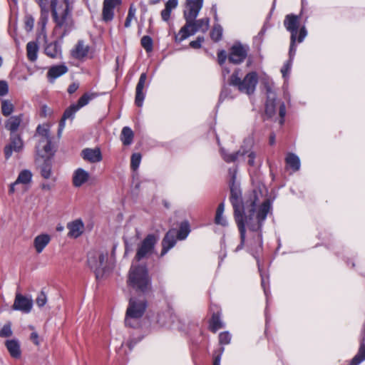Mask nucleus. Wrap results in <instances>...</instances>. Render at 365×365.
I'll return each instance as SVG.
<instances>
[{"label": "nucleus", "instance_id": "nucleus-1", "mask_svg": "<svg viewBox=\"0 0 365 365\" xmlns=\"http://www.w3.org/2000/svg\"><path fill=\"white\" fill-rule=\"evenodd\" d=\"M40 9H48V0H35ZM50 10L54 23L53 32L62 39L74 28L73 7L69 0H51Z\"/></svg>", "mask_w": 365, "mask_h": 365}, {"label": "nucleus", "instance_id": "nucleus-2", "mask_svg": "<svg viewBox=\"0 0 365 365\" xmlns=\"http://www.w3.org/2000/svg\"><path fill=\"white\" fill-rule=\"evenodd\" d=\"M203 5V0H186L183 16L185 24L175 36V40L181 42L190 36L200 31L206 33L210 26V19H196Z\"/></svg>", "mask_w": 365, "mask_h": 365}, {"label": "nucleus", "instance_id": "nucleus-3", "mask_svg": "<svg viewBox=\"0 0 365 365\" xmlns=\"http://www.w3.org/2000/svg\"><path fill=\"white\" fill-rule=\"evenodd\" d=\"M229 185L230 188V200L233 207L234 217L240 235V243L235 249V252H238L243 248L245 241L246 229H245L243 217L245 208L247 207V205L250 204V201L252 198L256 199V201H257V197L256 193L254 192L251 194L245 201H244L242 197V192L239 185L237 183H232Z\"/></svg>", "mask_w": 365, "mask_h": 365}, {"label": "nucleus", "instance_id": "nucleus-4", "mask_svg": "<svg viewBox=\"0 0 365 365\" xmlns=\"http://www.w3.org/2000/svg\"><path fill=\"white\" fill-rule=\"evenodd\" d=\"M256 205V199L252 198L245 208L243 217L245 226L247 225L252 232H259L258 237L262 239V227L271 209V204L268 200H265L259 207L257 214L255 213Z\"/></svg>", "mask_w": 365, "mask_h": 365}, {"label": "nucleus", "instance_id": "nucleus-5", "mask_svg": "<svg viewBox=\"0 0 365 365\" xmlns=\"http://www.w3.org/2000/svg\"><path fill=\"white\" fill-rule=\"evenodd\" d=\"M108 252L102 250H93L88 254L87 264L95 273L97 279L103 278L109 274L113 266L108 261Z\"/></svg>", "mask_w": 365, "mask_h": 365}, {"label": "nucleus", "instance_id": "nucleus-6", "mask_svg": "<svg viewBox=\"0 0 365 365\" xmlns=\"http://www.w3.org/2000/svg\"><path fill=\"white\" fill-rule=\"evenodd\" d=\"M258 83V75L255 71L249 72L243 79L240 76V70H235L229 79V84L236 87L238 91L248 96L256 90Z\"/></svg>", "mask_w": 365, "mask_h": 365}, {"label": "nucleus", "instance_id": "nucleus-7", "mask_svg": "<svg viewBox=\"0 0 365 365\" xmlns=\"http://www.w3.org/2000/svg\"><path fill=\"white\" fill-rule=\"evenodd\" d=\"M220 154L222 158L226 163H234L238 160L243 159L245 155L248 157V164L250 166H255V159L256 155L255 152L250 150V148H245L241 146L240 148L234 153H227L224 148L220 149Z\"/></svg>", "mask_w": 365, "mask_h": 365}, {"label": "nucleus", "instance_id": "nucleus-8", "mask_svg": "<svg viewBox=\"0 0 365 365\" xmlns=\"http://www.w3.org/2000/svg\"><path fill=\"white\" fill-rule=\"evenodd\" d=\"M301 15H295L289 14L285 16L284 20V26L285 29L290 33V47L291 53L296 52V41L298 29L300 26Z\"/></svg>", "mask_w": 365, "mask_h": 365}, {"label": "nucleus", "instance_id": "nucleus-9", "mask_svg": "<svg viewBox=\"0 0 365 365\" xmlns=\"http://www.w3.org/2000/svg\"><path fill=\"white\" fill-rule=\"evenodd\" d=\"M158 237L153 234H149L138 245V262L143 258H149L155 252V246Z\"/></svg>", "mask_w": 365, "mask_h": 365}, {"label": "nucleus", "instance_id": "nucleus-10", "mask_svg": "<svg viewBox=\"0 0 365 365\" xmlns=\"http://www.w3.org/2000/svg\"><path fill=\"white\" fill-rule=\"evenodd\" d=\"M248 47L240 43H235L230 50L228 61L233 64H240L247 56Z\"/></svg>", "mask_w": 365, "mask_h": 365}, {"label": "nucleus", "instance_id": "nucleus-11", "mask_svg": "<svg viewBox=\"0 0 365 365\" xmlns=\"http://www.w3.org/2000/svg\"><path fill=\"white\" fill-rule=\"evenodd\" d=\"M36 163L40 171V174L44 179H49L52 175V159L40 153H36Z\"/></svg>", "mask_w": 365, "mask_h": 365}, {"label": "nucleus", "instance_id": "nucleus-12", "mask_svg": "<svg viewBox=\"0 0 365 365\" xmlns=\"http://www.w3.org/2000/svg\"><path fill=\"white\" fill-rule=\"evenodd\" d=\"M152 291L151 277L145 266L138 265V292L144 294Z\"/></svg>", "mask_w": 365, "mask_h": 365}, {"label": "nucleus", "instance_id": "nucleus-13", "mask_svg": "<svg viewBox=\"0 0 365 365\" xmlns=\"http://www.w3.org/2000/svg\"><path fill=\"white\" fill-rule=\"evenodd\" d=\"M124 322L125 327L128 328L135 329L137 326V301L134 297L129 299Z\"/></svg>", "mask_w": 365, "mask_h": 365}, {"label": "nucleus", "instance_id": "nucleus-14", "mask_svg": "<svg viewBox=\"0 0 365 365\" xmlns=\"http://www.w3.org/2000/svg\"><path fill=\"white\" fill-rule=\"evenodd\" d=\"M24 147L23 140L19 134H10V143L4 147V153L6 159H9L13 151L19 153Z\"/></svg>", "mask_w": 365, "mask_h": 365}, {"label": "nucleus", "instance_id": "nucleus-15", "mask_svg": "<svg viewBox=\"0 0 365 365\" xmlns=\"http://www.w3.org/2000/svg\"><path fill=\"white\" fill-rule=\"evenodd\" d=\"M33 307V301L31 298L24 296L21 293L17 292L15 299L12 305V309L19 310L23 313H29Z\"/></svg>", "mask_w": 365, "mask_h": 365}, {"label": "nucleus", "instance_id": "nucleus-16", "mask_svg": "<svg viewBox=\"0 0 365 365\" xmlns=\"http://www.w3.org/2000/svg\"><path fill=\"white\" fill-rule=\"evenodd\" d=\"M146 307V302L143 301L138 302V328L140 327L145 331H148L152 324L153 314L147 313L145 316L143 317Z\"/></svg>", "mask_w": 365, "mask_h": 365}, {"label": "nucleus", "instance_id": "nucleus-17", "mask_svg": "<svg viewBox=\"0 0 365 365\" xmlns=\"http://www.w3.org/2000/svg\"><path fill=\"white\" fill-rule=\"evenodd\" d=\"M121 4V0H103L102 19L108 22L114 16V9Z\"/></svg>", "mask_w": 365, "mask_h": 365}, {"label": "nucleus", "instance_id": "nucleus-18", "mask_svg": "<svg viewBox=\"0 0 365 365\" xmlns=\"http://www.w3.org/2000/svg\"><path fill=\"white\" fill-rule=\"evenodd\" d=\"M137 253L133 259L130 270L128 274L127 289L130 294L132 289L137 290Z\"/></svg>", "mask_w": 365, "mask_h": 365}, {"label": "nucleus", "instance_id": "nucleus-19", "mask_svg": "<svg viewBox=\"0 0 365 365\" xmlns=\"http://www.w3.org/2000/svg\"><path fill=\"white\" fill-rule=\"evenodd\" d=\"M175 235V230H170L166 233L162 241L163 247L160 257L164 256L169 251V250L175 246L176 243Z\"/></svg>", "mask_w": 365, "mask_h": 365}, {"label": "nucleus", "instance_id": "nucleus-20", "mask_svg": "<svg viewBox=\"0 0 365 365\" xmlns=\"http://www.w3.org/2000/svg\"><path fill=\"white\" fill-rule=\"evenodd\" d=\"M44 41V53L51 58H56L61 55V46L57 41L48 42V39Z\"/></svg>", "mask_w": 365, "mask_h": 365}, {"label": "nucleus", "instance_id": "nucleus-21", "mask_svg": "<svg viewBox=\"0 0 365 365\" xmlns=\"http://www.w3.org/2000/svg\"><path fill=\"white\" fill-rule=\"evenodd\" d=\"M81 156L90 163H98L102 160V155L99 148H85L81 152Z\"/></svg>", "mask_w": 365, "mask_h": 365}, {"label": "nucleus", "instance_id": "nucleus-22", "mask_svg": "<svg viewBox=\"0 0 365 365\" xmlns=\"http://www.w3.org/2000/svg\"><path fill=\"white\" fill-rule=\"evenodd\" d=\"M89 51L90 46L85 44L84 41L79 40L71 51V55L76 59H82L88 55Z\"/></svg>", "mask_w": 365, "mask_h": 365}, {"label": "nucleus", "instance_id": "nucleus-23", "mask_svg": "<svg viewBox=\"0 0 365 365\" xmlns=\"http://www.w3.org/2000/svg\"><path fill=\"white\" fill-rule=\"evenodd\" d=\"M67 227L69 230L68 236L77 238L83 233V223L81 220H76L68 223Z\"/></svg>", "mask_w": 365, "mask_h": 365}, {"label": "nucleus", "instance_id": "nucleus-24", "mask_svg": "<svg viewBox=\"0 0 365 365\" xmlns=\"http://www.w3.org/2000/svg\"><path fill=\"white\" fill-rule=\"evenodd\" d=\"M22 115L11 116L5 122V128L10 131V134H16L21 123H22Z\"/></svg>", "mask_w": 365, "mask_h": 365}, {"label": "nucleus", "instance_id": "nucleus-25", "mask_svg": "<svg viewBox=\"0 0 365 365\" xmlns=\"http://www.w3.org/2000/svg\"><path fill=\"white\" fill-rule=\"evenodd\" d=\"M48 12L49 9H41L40 18L38 21V26L41 28L38 37L42 36L43 40H46L47 38L46 26L48 20Z\"/></svg>", "mask_w": 365, "mask_h": 365}, {"label": "nucleus", "instance_id": "nucleus-26", "mask_svg": "<svg viewBox=\"0 0 365 365\" xmlns=\"http://www.w3.org/2000/svg\"><path fill=\"white\" fill-rule=\"evenodd\" d=\"M51 241V237L47 234L36 236L34 240V245L37 253H41Z\"/></svg>", "mask_w": 365, "mask_h": 365}, {"label": "nucleus", "instance_id": "nucleus-27", "mask_svg": "<svg viewBox=\"0 0 365 365\" xmlns=\"http://www.w3.org/2000/svg\"><path fill=\"white\" fill-rule=\"evenodd\" d=\"M79 109L77 108L76 104L71 105L68 108H67L63 115L62 118L59 122V128H58V133L61 132V130L63 129L65 126V121L67 119H73L74 117V114Z\"/></svg>", "mask_w": 365, "mask_h": 365}, {"label": "nucleus", "instance_id": "nucleus-28", "mask_svg": "<svg viewBox=\"0 0 365 365\" xmlns=\"http://www.w3.org/2000/svg\"><path fill=\"white\" fill-rule=\"evenodd\" d=\"M88 172L82 168H78L73 174V184L75 187H80L88 180Z\"/></svg>", "mask_w": 365, "mask_h": 365}, {"label": "nucleus", "instance_id": "nucleus-29", "mask_svg": "<svg viewBox=\"0 0 365 365\" xmlns=\"http://www.w3.org/2000/svg\"><path fill=\"white\" fill-rule=\"evenodd\" d=\"M68 71V68L65 65H56L51 66L47 73V77L53 81L54 79L63 75Z\"/></svg>", "mask_w": 365, "mask_h": 365}, {"label": "nucleus", "instance_id": "nucleus-30", "mask_svg": "<svg viewBox=\"0 0 365 365\" xmlns=\"http://www.w3.org/2000/svg\"><path fill=\"white\" fill-rule=\"evenodd\" d=\"M6 346L12 357L18 359L21 356L20 345L17 340H7Z\"/></svg>", "mask_w": 365, "mask_h": 365}, {"label": "nucleus", "instance_id": "nucleus-31", "mask_svg": "<svg viewBox=\"0 0 365 365\" xmlns=\"http://www.w3.org/2000/svg\"><path fill=\"white\" fill-rule=\"evenodd\" d=\"M178 6V0H168L165 5V9L162 10L160 16L164 21H168L172 10L175 9Z\"/></svg>", "mask_w": 365, "mask_h": 365}, {"label": "nucleus", "instance_id": "nucleus-32", "mask_svg": "<svg viewBox=\"0 0 365 365\" xmlns=\"http://www.w3.org/2000/svg\"><path fill=\"white\" fill-rule=\"evenodd\" d=\"M38 46L36 41H29L26 44V56L29 61L34 62L38 57Z\"/></svg>", "mask_w": 365, "mask_h": 365}, {"label": "nucleus", "instance_id": "nucleus-33", "mask_svg": "<svg viewBox=\"0 0 365 365\" xmlns=\"http://www.w3.org/2000/svg\"><path fill=\"white\" fill-rule=\"evenodd\" d=\"M36 134L38 135L41 138L38 140V143L36 147V153H40V147L41 146L43 141L51 139L49 135V130L48 128L39 125L36 128Z\"/></svg>", "mask_w": 365, "mask_h": 365}, {"label": "nucleus", "instance_id": "nucleus-34", "mask_svg": "<svg viewBox=\"0 0 365 365\" xmlns=\"http://www.w3.org/2000/svg\"><path fill=\"white\" fill-rule=\"evenodd\" d=\"M120 138L123 145H130L133 143L134 133L129 127L125 126L122 129Z\"/></svg>", "mask_w": 365, "mask_h": 365}, {"label": "nucleus", "instance_id": "nucleus-35", "mask_svg": "<svg viewBox=\"0 0 365 365\" xmlns=\"http://www.w3.org/2000/svg\"><path fill=\"white\" fill-rule=\"evenodd\" d=\"M285 162L294 172L298 171L300 168V160L294 153H288L285 158Z\"/></svg>", "mask_w": 365, "mask_h": 365}, {"label": "nucleus", "instance_id": "nucleus-36", "mask_svg": "<svg viewBox=\"0 0 365 365\" xmlns=\"http://www.w3.org/2000/svg\"><path fill=\"white\" fill-rule=\"evenodd\" d=\"M365 360V341L362 339L357 354L351 359L349 365H359Z\"/></svg>", "mask_w": 365, "mask_h": 365}, {"label": "nucleus", "instance_id": "nucleus-37", "mask_svg": "<svg viewBox=\"0 0 365 365\" xmlns=\"http://www.w3.org/2000/svg\"><path fill=\"white\" fill-rule=\"evenodd\" d=\"M147 75L145 73H143L140 75V79L138 81V107H141L143 106V102L145 99V95L143 92V89L144 87V83L146 81Z\"/></svg>", "mask_w": 365, "mask_h": 365}, {"label": "nucleus", "instance_id": "nucleus-38", "mask_svg": "<svg viewBox=\"0 0 365 365\" xmlns=\"http://www.w3.org/2000/svg\"><path fill=\"white\" fill-rule=\"evenodd\" d=\"M224 325L222 322L218 313H214L210 322V329L215 333L218 329L223 328Z\"/></svg>", "mask_w": 365, "mask_h": 365}, {"label": "nucleus", "instance_id": "nucleus-39", "mask_svg": "<svg viewBox=\"0 0 365 365\" xmlns=\"http://www.w3.org/2000/svg\"><path fill=\"white\" fill-rule=\"evenodd\" d=\"M40 151L41 154L45 156V158L46 157H50L51 159H52L54 153L52 151L51 139L46 140V141H43V143H42L41 146L40 147Z\"/></svg>", "mask_w": 365, "mask_h": 365}, {"label": "nucleus", "instance_id": "nucleus-40", "mask_svg": "<svg viewBox=\"0 0 365 365\" xmlns=\"http://www.w3.org/2000/svg\"><path fill=\"white\" fill-rule=\"evenodd\" d=\"M31 178L32 174L31 171L29 170H24L19 173L16 180V183L28 184L31 181Z\"/></svg>", "mask_w": 365, "mask_h": 365}, {"label": "nucleus", "instance_id": "nucleus-41", "mask_svg": "<svg viewBox=\"0 0 365 365\" xmlns=\"http://www.w3.org/2000/svg\"><path fill=\"white\" fill-rule=\"evenodd\" d=\"M222 28L220 24H215L210 31V38L215 42H218L222 37Z\"/></svg>", "mask_w": 365, "mask_h": 365}, {"label": "nucleus", "instance_id": "nucleus-42", "mask_svg": "<svg viewBox=\"0 0 365 365\" xmlns=\"http://www.w3.org/2000/svg\"><path fill=\"white\" fill-rule=\"evenodd\" d=\"M96 96V93H85L78 101L76 106L78 109L87 105L91 100Z\"/></svg>", "mask_w": 365, "mask_h": 365}, {"label": "nucleus", "instance_id": "nucleus-43", "mask_svg": "<svg viewBox=\"0 0 365 365\" xmlns=\"http://www.w3.org/2000/svg\"><path fill=\"white\" fill-rule=\"evenodd\" d=\"M295 53H296V52H294L293 53H291V47L289 46V58L284 64V66H282V68L281 69V72L282 73L283 77H285L286 75L289 73Z\"/></svg>", "mask_w": 365, "mask_h": 365}, {"label": "nucleus", "instance_id": "nucleus-44", "mask_svg": "<svg viewBox=\"0 0 365 365\" xmlns=\"http://www.w3.org/2000/svg\"><path fill=\"white\" fill-rule=\"evenodd\" d=\"M190 232V226L187 222H183L180 226V229L178 231V238L179 240H184L187 237Z\"/></svg>", "mask_w": 365, "mask_h": 365}, {"label": "nucleus", "instance_id": "nucleus-45", "mask_svg": "<svg viewBox=\"0 0 365 365\" xmlns=\"http://www.w3.org/2000/svg\"><path fill=\"white\" fill-rule=\"evenodd\" d=\"M14 110V106L8 101H3L1 102V112L4 116H9Z\"/></svg>", "mask_w": 365, "mask_h": 365}, {"label": "nucleus", "instance_id": "nucleus-46", "mask_svg": "<svg viewBox=\"0 0 365 365\" xmlns=\"http://www.w3.org/2000/svg\"><path fill=\"white\" fill-rule=\"evenodd\" d=\"M140 43L147 52H150L153 50V39L150 36H144L141 38Z\"/></svg>", "mask_w": 365, "mask_h": 365}, {"label": "nucleus", "instance_id": "nucleus-47", "mask_svg": "<svg viewBox=\"0 0 365 365\" xmlns=\"http://www.w3.org/2000/svg\"><path fill=\"white\" fill-rule=\"evenodd\" d=\"M34 25V18L30 15L27 14L24 17V26L26 31L30 32L33 30Z\"/></svg>", "mask_w": 365, "mask_h": 365}, {"label": "nucleus", "instance_id": "nucleus-48", "mask_svg": "<svg viewBox=\"0 0 365 365\" xmlns=\"http://www.w3.org/2000/svg\"><path fill=\"white\" fill-rule=\"evenodd\" d=\"M231 335L228 331H223L219 334V343L220 345L229 344L231 341Z\"/></svg>", "mask_w": 365, "mask_h": 365}, {"label": "nucleus", "instance_id": "nucleus-49", "mask_svg": "<svg viewBox=\"0 0 365 365\" xmlns=\"http://www.w3.org/2000/svg\"><path fill=\"white\" fill-rule=\"evenodd\" d=\"M135 8L133 4H131L128 11L127 18L125 21L124 26L128 28L130 26V23L133 19L135 18Z\"/></svg>", "mask_w": 365, "mask_h": 365}, {"label": "nucleus", "instance_id": "nucleus-50", "mask_svg": "<svg viewBox=\"0 0 365 365\" xmlns=\"http://www.w3.org/2000/svg\"><path fill=\"white\" fill-rule=\"evenodd\" d=\"M265 113L269 117H272L275 113V104L274 101H267L265 106Z\"/></svg>", "mask_w": 365, "mask_h": 365}, {"label": "nucleus", "instance_id": "nucleus-51", "mask_svg": "<svg viewBox=\"0 0 365 365\" xmlns=\"http://www.w3.org/2000/svg\"><path fill=\"white\" fill-rule=\"evenodd\" d=\"M47 302V298L45 292L41 291L36 299V302L39 307H43Z\"/></svg>", "mask_w": 365, "mask_h": 365}, {"label": "nucleus", "instance_id": "nucleus-52", "mask_svg": "<svg viewBox=\"0 0 365 365\" xmlns=\"http://www.w3.org/2000/svg\"><path fill=\"white\" fill-rule=\"evenodd\" d=\"M12 335L11 325L9 324H5L0 330L1 337H9Z\"/></svg>", "mask_w": 365, "mask_h": 365}, {"label": "nucleus", "instance_id": "nucleus-53", "mask_svg": "<svg viewBox=\"0 0 365 365\" xmlns=\"http://www.w3.org/2000/svg\"><path fill=\"white\" fill-rule=\"evenodd\" d=\"M215 222L217 225L226 227L228 225L227 220L224 217L223 214H216L215 217Z\"/></svg>", "mask_w": 365, "mask_h": 365}, {"label": "nucleus", "instance_id": "nucleus-54", "mask_svg": "<svg viewBox=\"0 0 365 365\" xmlns=\"http://www.w3.org/2000/svg\"><path fill=\"white\" fill-rule=\"evenodd\" d=\"M205 41L203 36H198L196 40L192 41L190 43V46L195 49L201 48L202 43Z\"/></svg>", "mask_w": 365, "mask_h": 365}, {"label": "nucleus", "instance_id": "nucleus-55", "mask_svg": "<svg viewBox=\"0 0 365 365\" xmlns=\"http://www.w3.org/2000/svg\"><path fill=\"white\" fill-rule=\"evenodd\" d=\"M307 35V31L304 26H302L299 31V35L297 36L298 43H302Z\"/></svg>", "mask_w": 365, "mask_h": 365}, {"label": "nucleus", "instance_id": "nucleus-56", "mask_svg": "<svg viewBox=\"0 0 365 365\" xmlns=\"http://www.w3.org/2000/svg\"><path fill=\"white\" fill-rule=\"evenodd\" d=\"M9 92V86L6 81H0V96L6 95Z\"/></svg>", "mask_w": 365, "mask_h": 365}, {"label": "nucleus", "instance_id": "nucleus-57", "mask_svg": "<svg viewBox=\"0 0 365 365\" xmlns=\"http://www.w3.org/2000/svg\"><path fill=\"white\" fill-rule=\"evenodd\" d=\"M130 168L133 172V178H135V172L137 170V153H134L131 155Z\"/></svg>", "mask_w": 365, "mask_h": 365}, {"label": "nucleus", "instance_id": "nucleus-58", "mask_svg": "<svg viewBox=\"0 0 365 365\" xmlns=\"http://www.w3.org/2000/svg\"><path fill=\"white\" fill-rule=\"evenodd\" d=\"M227 56L224 50L220 51L217 53V61L220 66H222L227 59Z\"/></svg>", "mask_w": 365, "mask_h": 365}, {"label": "nucleus", "instance_id": "nucleus-59", "mask_svg": "<svg viewBox=\"0 0 365 365\" xmlns=\"http://www.w3.org/2000/svg\"><path fill=\"white\" fill-rule=\"evenodd\" d=\"M228 174L230 178L229 181V185L236 182V174H237V168H230L228 170Z\"/></svg>", "mask_w": 365, "mask_h": 365}, {"label": "nucleus", "instance_id": "nucleus-60", "mask_svg": "<svg viewBox=\"0 0 365 365\" xmlns=\"http://www.w3.org/2000/svg\"><path fill=\"white\" fill-rule=\"evenodd\" d=\"M224 351L225 348L223 346L219 349L218 354L214 356L213 365H220L221 356L222 355Z\"/></svg>", "mask_w": 365, "mask_h": 365}, {"label": "nucleus", "instance_id": "nucleus-61", "mask_svg": "<svg viewBox=\"0 0 365 365\" xmlns=\"http://www.w3.org/2000/svg\"><path fill=\"white\" fill-rule=\"evenodd\" d=\"M279 115L280 116L279 123L282 125L284 123V118L286 115V108L284 103H282L279 106Z\"/></svg>", "mask_w": 365, "mask_h": 365}, {"label": "nucleus", "instance_id": "nucleus-62", "mask_svg": "<svg viewBox=\"0 0 365 365\" xmlns=\"http://www.w3.org/2000/svg\"><path fill=\"white\" fill-rule=\"evenodd\" d=\"M51 113V109L49 108H48L46 105H43L41 107L39 115L41 118H46Z\"/></svg>", "mask_w": 365, "mask_h": 365}, {"label": "nucleus", "instance_id": "nucleus-63", "mask_svg": "<svg viewBox=\"0 0 365 365\" xmlns=\"http://www.w3.org/2000/svg\"><path fill=\"white\" fill-rule=\"evenodd\" d=\"M78 88L79 84L78 83H73L68 86L67 91L69 94H73L78 90Z\"/></svg>", "mask_w": 365, "mask_h": 365}, {"label": "nucleus", "instance_id": "nucleus-64", "mask_svg": "<svg viewBox=\"0 0 365 365\" xmlns=\"http://www.w3.org/2000/svg\"><path fill=\"white\" fill-rule=\"evenodd\" d=\"M30 339L31 341H33V342L36 344V345H38L39 344V341H38V334L36 333V332H32L31 334V336H30Z\"/></svg>", "mask_w": 365, "mask_h": 365}]
</instances>
